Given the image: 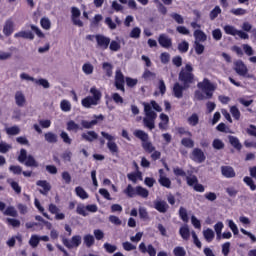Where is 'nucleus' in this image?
<instances>
[{"instance_id":"obj_39","label":"nucleus","mask_w":256,"mask_h":256,"mask_svg":"<svg viewBox=\"0 0 256 256\" xmlns=\"http://www.w3.org/2000/svg\"><path fill=\"white\" fill-rule=\"evenodd\" d=\"M26 167H39L37 160L31 155H28L25 162Z\"/></svg>"},{"instance_id":"obj_49","label":"nucleus","mask_w":256,"mask_h":256,"mask_svg":"<svg viewBox=\"0 0 256 256\" xmlns=\"http://www.w3.org/2000/svg\"><path fill=\"white\" fill-rule=\"evenodd\" d=\"M186 181H187V185L189 187H193L199 183V179H197V176H195V175L187 176Z\"/></svg>"},{"instance_id":"obj_56","label":"nucleus","mask_w":256,"mask_h":256,"mask_svg":"<svg viewBox=\"0 0 256 256\" xmlns=\"http://www.w3.org/2000/svg\"><path fill=\"white\" fill-rule=\"evenodd\" d=\"M131 39H139L141 37V28L135 27L130 32Z\"/></svg>"},{"instance_id":"obj_51","label":"nucleus","mask_w":256,"mask_h":256,"mask_svg":"<svg viewBox=\"0 0 256 256\" xmlns=\"http://www.w3.org/2000/svg\"><path fill=\"white\" fill-rule=\"evenodd\" d=\"M60 108L65 113L71 111V102H69L68 100H62L60 103Z\"/></svg>"},{"instance_id":"obj_6","label":"nucleus","mask_w":256,"mask_h":256,"mask_svg":"<svg viewBox=\"0 0 256 256\" xmlns=\"http://www.w3.org/2000/svg\"><path fill=\"white\" fill-rule=\"evenodd\" d=\"M62 243L67 249H77L81 245V235H75L70 240L63 238Z\"/></svg>"},{"instance_id":"obj_55","label":"nucleus","mask_w":256,"mask_h":256,"mask_svg":"<svg viewBox=\"0 0 256 256\" xmlns=\"http://www.w3.org/2000/svg\"><path fill=\"white\" fill-rule=\"evenodd\" d=\"M138 211L140 219H143V221L149 220V212H147V209L140 207Z\"/></svg>"},{"instance_id":"obj_12","label":"nucleus","mask_w":256,"mask_h":256,"mask_svg":"<svg viewBox=\"0 0 256 256\" xmlns=\"http://www.w3.org/2000/svg\"><path fill=\"white\" fill-rule=\"evenodd\" d=\"M185 89H189V87H185V84L181 85L179 82H176L173 87V95L176 99L183 98V91Z\"/></svg>"},{"instance_id":"obj_28","label":"nucleus","mask_w":256,"mask_h":256,"mask_svg":"<svg viewBox=\"0 0 256 256\" xmlns=\"http://www.w3.org/2000/svg\"><path fill=\"white\" fill-rule=\"evenodd\" d=\"M180 235H181L182 239H184L185 241H188L189 237H191V232L189 231V227L182 226L180 228Z\"/></svg>"},{"instance_id":"obj_29","label":"nucleus","mask_w":256,"mask_h":256,"mask_svg":"<svg viewBox=\"0 0 256 256\" xmlns=\"http://www.w3.org/2000/svg\"><path fill=\"white\" fill-rule=\"evenodd\" d=\"M94 69H95V67H93V64H91L89 62L83 64V66H82V71H83V73H85V75H93Z\"/></svg>"},{"instance_id":"obj_30","label":"nucleus","mask_w":256,"mask_h":256,"mask_svg":"<svg viewBox=\"0 0 256 256\" xmlns=\"http://www.w3.org/2000/svg\"><path fill=\"white\" fill-rule=\"evenodd\" d=\"M136 195H139V197H143L144 199H147V197H149V190L141 186H137Z\"/></svg>"},{"instance_id":"obj_20","label":"nucleus","mask_w":256,"mask_h":256,"mask_svg":"<svg viewBox=\"0 0 256 256\" xmlns=\"http://www.w3.org/2000/svg\"><path fill=\"white\" fill-rule=\"evenodd\" d=\"M83 243L86 247L91 248L95 245V237L91 234H86L83 237Z\"/></svg>"},{"instance_id":"obj_9","label":"nucleus","mask_w":256,"mask_h":256,"mask_svg":"<svg viewBox=\"0 0 256 256\" xmlns=\"http://www.w3.org/2000/svg\"><path fill=\"white\" fill-rule=\"evenodd\" d=\"M190 157L192 161H195V163H203L205 159H207L205 152H203V150L200 148H194Z\"/></svg>"},{"instance_id":"obj_17","label":"nucleus","mask_w":256,"mask_h":256,"mask_svg":"<svg viewBox=\"0 0 256 256\" xmlns=\"http://www.w3.org/2000/svg\"><path fill=\"white\" fill-rule=\"evenodd\" d=\"M221 173L223 177H226L227 179H232L235 177V170L231 166H222Z\"/></svg>"},{"instance_id":"obj_5","label":"nucleus","mask_w":256,"mask_h":256,"mask_svg":"<svg viewBox=\"0 0 256 256\" xmlns=\"http://www.w3.org/2000/svg\"><path fill=\"white\" fill-rule=\"evenodd\" d=\"M234 65V71H236L238 75H240L241 77H247L248 79H253L252 74H247L249 70L247 69V66H245L243 61L238 60L234 63Z\"/></svg>"},{"instance_id":"obj_50","label":"nucleus","mask_w":256,"mask_h":256,"mask_svg":"<svg viewBox=\"0 0 256 256\" xmlns=\"http://www.w3.org/2000/svg\"><path fill=\"white\" fill-rule=\"evenodd\" d=\"M81 125L83 129H92L93 126L97 125V120H92V121H87V120H82Z\"/></svg>"},{"instance_id":"obj_3","label":"nucleus","mask_w":256,"mask_h":256,"mask_svg":"<svg viewBox=\"0 0 256 256\" xmlns=\"http://www.w3.org/2000/svg\"><path fill=\"white\" fill-rule=\"evenodd\" d=\"M197 87L201 89L208 98H212L213 92L217 89V86L213 85L209 79H204L202 82L198 83Z\"/></svg>"},{"instance_id":"obj_53","label":"nucleus","mask_w":256,"mask_h":256,"mask_svg":"<svg viewBox=\"0 0 256 256\" xmlns=\"http://www.w3.org/2000/svg\"><path fill=\"white\" fill-rule=\"evenodd\" d=\"M178 50L180 51V53H187V51H189V42L184 40L181 43H179Z\"/></svg>"},{"instance_id":"obj_18","label":"nucleus","mask_w":256,"mask_h":256,"mask_svg":"<svg viewBox=\"0 0 256 256\" xmlns=\"http://www.w3.org/2000/svg\"><path fill=\"white\" fill-rule=\"evenodd\" d=\"M194 38L197 43H205V41H207V34L202 30L197 29L194 31Z\"/></svg>"},{"instance_id":"obj_7","label":"nucleus","mask_w":256,"mask_h":256,"mask_svg":"<svg viewBox=\"0 0 256 256\" xmlns=\"http://www.w3.org/2000/svg\"><path fill=\"white\" fill-rule=\"evenodd\" d=\"M95 40L97 43V48L102 49V51H105V49H108L109 44L111 43V39L102 34L95 35Z\"/></svg>"},{"instance_id":"obj_34","label":"nucleus","mask_w":256,"mask_h":256,"mask_svg":"<svg viewBox=\"0 0 256 256\" xmlns=\"http://www.w3.org/2000/svg\"><path fill=\"white\" fill-rule=\"evenodd\" d=\"M212 147L217 151H221V149H225V143L221 139H214L212 142Z\"/></svg>"},{"instance_id":"obj_22","label":"nucleus","mask_w":256,"mask_h":256,"mask_svg":"<svg viewBox=\"0 0 256 256\" xmlns=\"http://www.w3.org/2000/svg\"><path fill=\"white\" fill-rule=\"evenodd\" d=\"M82 105L83 107H86L87 109H89L91 105H99V102L95 100L93 97L88 96L82 100Z\"/></svg>"},{"instance_id":"obj_11","label":"nucleus","mask_w":256,"mask_h":256,"mask_svg":"<svg viewBox=\"0 0 256 256\" xmlns=\"http://www.w3.org/2000/svg\"><path fill=\"white\" fill-rule=\"evenodd\" d=\"M14 99L17 107H25L27 104V98L25 97L23 91H16Z\"/></svg>"},{"instance_id":"obj_21","label":"nucleus","mask_w":256,"mask_h":256,"mask_svg":"<svg viewBox=\"0 0 256 256\" xmlns=\"http://www.w3.org/2000/svg\"><path fill=\"white\" fill-rule=\"evenodd\" d=\"M203 237L208 243H211V241L215 239V232L213 229L207 228L206 230H203Z\"/></svg>"},{"instance_id":"obj_61","label":"nucleus","mask_w":256,"mask_h":256,"mask_svg":"<svg viewBox=\"0 0 256 256\" xmlns=\"http://www.w3.org/2000/svg\"><path fill=\"white\" fill-rule=\"evenodd\" d=\"M179 216L181 217L182 221H184L185 223L189 221V217L187 216V209H185L184 207H180Z\"/></svg>"},{"instance_id":"obj_60","label":"nucleus","mask_w":256,"mask_h":256,"mask_svg":"<svg viewBox=\"0 0 256 256\" xmlns=\"http://www.w3.org/2000/svg\"><path fill=\"white\" fill-rule=\"evenodd\" d=\"M173 253L175 256H186L187 252L185 251V248L181 246H177L174 248Z\"/></svg>"},{"instance_id":"obj_54","label":"nucleus","mask_w":256,"mask_h":256,"mask_svg":"<svg viewBox=\"0 0 256 256\" xmlns=\"http://www.w3.org/2000/svg\"><path fill=\"white\" fill-rule=\"evenodd\" d=\"M194 99H196L197 101H205V99L211 98L207 97V94H203V92L196 90L194 93Z\"/></svg>"},{"instance_id":"obj_48","label":"nucleus","mask_w":256,"mask_h":256,"mask_svg":"<svg viewBox=\"0 0 256 256\" xmlns=\"http://www.w3.org/2000/svg\"><path fill=\"white\" fill-rule=\"evenodd\" d=\"M109 49L110 51H119L121 49V42L117 41V40H112L110 43H109Z\"/></svg>"},{"instance_id":"obj_52","label":"nucleus","mask_w":256,"mask_h":256,"mask_svg":"<svg viewBox=\"0 0 256 256\" xmlns=\"http://www.w3.org/2000/svg\"><path fill=\"white\" fill-rule=\"evenodd\" d=\"M244 183L250 187L251 191H256V185L255 181H253V178L249 176L244 177Z\"/></svg>"},{"instance_id":"obj_31","label":"nucleus","mask_w":256,"mask_h":256,"mask_svg":"<svg viewBox=\"0 0 256 256\" xmlns=\"http://www.w3.org/2000/svg\"><path fill=\"white\" fill-rule=\"evenodd\" d=\"M194 51L197 55H203L205 53V46L200 42L194 41Z\"/></svg>"},{"instance_id":"obj_44","label":"nucleus","mask_w":256,"mask_h":256,"mask_svg":"<svg viewBox=\"0 0 256 256\" xmlns=\"http://www.w3.org/2000/svg\"><path fill=\"white\" fill-rule=\"evenodd\" d=\"M90 93L93 96L92 99H94L98 103H99V101H101V91L97 90V88L92 87L90 89Z\"/></svg>"},{"instance_id":"obj_2","label":"nucleus","mask_w":256,"mask_h":256,"mask_svg":"<svg viewBox=\"0 0 256 256\" xmlns=\"http://www.w3.org/2000/svg\"><path fill=\"white\" fill-rule=\"evenodd\" d=\"M178 79L183 83L184 87H190L195 79V76L193 75V66H191V64H186L185 67L181 69Z\"/></svg>"},{"instance_id":"obj_26","label":"nucleus","mask_w":256,"mask_h":256,"mask_svg":"<svg viewBox=\"0 0 256 256\" xmlns=\"http://www.w3.org/2000/svg\"><path fill=\"white\" fill-rule=\"evenodd\" d=\"M187 121L191 127H197V125H199V114L193 113L188 117Z\"/></svg>"},{"instance_id":"obj_57","label":"nucleus","mask_w":256,"mask_h":256,"mask_svg":"<svg viewBox=\"0 0 256 256\" xmlns=\"http://www.w3.org/2000/svg\"><path fill=\"white\" fill-rule=\"evenodd\" d=\"M227 222H228V227L229 229H231L232 233L234 235H239V228L237 227V224H235L233 220H227Z\"/></svg>"},{"instance_id":"obj_10","label":"nucleus","mask_w":256,"mask_h":256,"mask_svg":"<svg viewBox=\"0 0 256 256\" xmlns=\"http://www.w3.org/2000/svg\"><path fill=\"white\" fill-rule=\"evenodd\" d=\"M158 43L164 49H169L173 45V41L169 36H167V34H160L158 37Z\"/></svg>"},{"instance_id":"obj_64","label":"nucleus","mask_w":256,"mask_h":256,"mask_svg":"<svg viewBox=\"0 0 256 256\" xmlns=\"http://www.w3.org/2000/svg\"><path fill=\"white\" fill-rule=\"evenodd\" d=\"M246 133L250 135V137H256V126L251 124L247 129Z\"/></svg>"},{"instance_id":"obj_46","label":"nucleus","mask_w":256,"mask_h":256,"mask_svg":"<svg viewBox=\"0 0 256 256\" xmlns=\"http://www.w3.org/2000/svg\"><path fill=\"white\" fill-rule=\"evenodd\" d=\"M158 181L162 187H166L167 189L171 188V180L169 178L161 176Z\"/></svg>"},{"instance_id":"obj_37","label":"nucleus","mask_w":256,"mask_h":256,"mask_svg":"<svg viewBox=\"0 0 256 256\" xmlns=\"http://www.w3.org/2000/svg\"><path fill=\"white\" fill-rule=\"evenodd\" d=\"M237 31L238 30L235 28V26H224V32L226 33V35H232V37H235L237 35Z\"/></svg>"},{"instance_id":"obj_27","label":"nucleus","mask_w":256,"mask_h":256,"mask_svg":"<svg viewBox=\"0 0 256 256\" xmlns=\"http://www.w3.org/2000/svg\"><path fill=\"white\" fill-rule=\"evenodd\" d=\"M79 129H83V128H81L79 124L75 123V121L70 120L67 122V131H74V133H77Z\"/></svg>"},{"instance_id":"obj_63","label":"nucleus","mask_w":256,"mask_h":256,"mask_svg":"<svg viewBox=\"0 0 256 256\" xmlns=\"http://www.w3.org/2000/svg\"><path fill=\"white\" fill-rule=\"evenodd\" d=\"M11 149L12 147L10 144H7L6 142H0V153H8Z\"/></svg>"},{"instance_id":"obj_8","label":"nucleus","mask_w":256,"mask_h":256,"mask_svg":"<svg viewBox=\"0 0 256 256\" xmlns=\"http://www.w3.org/2000/svg\"><path fill=\"white\" fill-rule=\"evenodd\" d=\"M115 87L118 91L125 93V76L121 70H117L115 74Z\"/></svg>"},{"instance_id":"obj_62","label":"nucleus","mask_w":256,"mask_h":256,"mask_svg":"<svg viewBox=\"0 0 256 256\" xmlns=\"http://www.w3.org/2000/svg\"><path fill=\"white\" fill-rule=\"evenodd\" d=\"M108 219L113 225L119 226L123 224V221H121V219L115 215H110Z\"/></svg>"},{"instance_id":"obj_36","label":"nucleus","mask_w":256,"mask_h":256,"mask_svg":"<svg viewBox=\"0 0 256 256\" xmlns=\"http://www.w3.org/2000/svg\"><path fill=\"white\" fill-rule=\"evenodd\" d=\"M75 192H76V195H78V197H80V199H88L89 198V194H87L85 189H83L80 186L75 188Z\"/></svg>"},{"instance_id":"obj_47","label":"nucleus","mask_w":256,"mask_h":256,"mask_svg":"<svg viewBox=\"0 0 256 256\" xmlns=\"http://www.w3.org/2000/svg\"><path fill=\"white\" fill-rule=\"evenodd\" d=\"M7 183L12 187L13 191L19 195L21 193V186H19V183L13 181L12 179H8Z\"/></svg>"},{"instance_id":"obj_33","label":"nucleus","mask_w":256,"mask_h":256,"mask_svg":"<svg viewBox=\"0 0 256 256\" xmlns=\"http://www.w3.org/2000/svg\"><path fill=\"white\" fill-rule=\"evenodd\" d=\"M34 83L35 85H40L43 89H49V87H51V84H49V81L45 78L36 79Z\"/></svg>"},{"instance_id":"obj_42","label":"nucleus","mask_w":256,"mask_h":256,"mask_svg":"<svg viewBox=\"0 0 256 256\" xmlns=\"http://www.w3.org/2000/svg\"><path fill=\"white\" fill-rule=\"evenodd\" d=\"M124 193L128 197H135V195H137V188H133V186L129 184L127 188L124 190Z\"/></svg>"},{"instance_id":"obj_43","label":"nucleus","mask_w":256,"mask_h":256,"mask_svg":"<svg viewBox=\"0 0 256 256\" xmlns=\"http://www.w3.org/2000/svg\"><path fill=\"white\" fill-rule=\"evenodd\" d=\"M102 68L105 70L107 77H111L113 75V65L108 62H104L102 64Z\"/></svg>"},{"instance_id":"obj_45","label":"nucleus","mask_w":256,"mask_h":256,"mask_svg":"<svg viewBox=\"0 0 256 256\" xmlns=\"http://www.w3.org/2000/svg\"><path fill=\"white\" fill-rule=\"evenodd\" d=\"M230 113L232 117L236 119V121H239V119H241V111H239V108H237V106H232L230 108Z\"/></svg>"},{"instance_id":"obj_35","label":"nucleus","mask_w":256,"mask_h":256,"mask_svg":"<svg viewBox=\"0 0 256 256\" xmlns=\"http://www.w3.org/2000/svg\"><path fill=\"white\" fill-rule=\"evenodd\" d=\"M181 145L187 147L188 149H193L195 147V141L191 138H183L181 140Z\"/></svg>"},{"instance_id":"obj_24","label":"nucleus","mask_w":256,"mask_h":256,"mask_svg":"<svg viewBox=\"0 0 256 256\" xmlns=\"http://www.w3.org/2000/svg\"><path fill=\"white\" fill-rule=\"evenodd\" d=\"M134 135L137 137V139H140V141H142L143 143L149 141V135L143 130L134 131Z\"/></svg>"},{"instance_id":"obj_40","label":"nucleus","mask_w":256,"mask_h":256,"mask_svg":"<svg viewBox=\"0 0 256 256\" xmlns=\"http://www.w3.org/2000/svg\"><path fill=\"white\" fill-rule=\"evenodd\" d=\"M41 241V238L39 235H32L30 240H29V245H31L33 247V249L37 248V246L39 245V242Z\"/></svg>"},{"instance_id":"obj_13","label":"nucleus","mask_w":256,"mask_h":256,"mask_svg":"<svg viewBox=\"0 0 256 256\" xmlns=\"http://www.w3.org/2000/svg\"><path fill=\"white\" fill-rule=\"evenodd\" d=\"M154 209L159 213H165L169 210V204L165 200H156L154 201Z\"/></svg>"},{"instance_id":"obj_59","label":"nucleus","mask_w":256,"mask_h":256,"mask_svg":"<svg viewBox=\"0 0 256 256\" xmlns=\"http://www.w3.org/2000/svg\"><path fill=\"white\" fill-rule=\"evenodd\" d=\"M40 24L46 31L51 29V20H49V18H42Z\"/></svg>"},{"instance_id":"obj_16","label":"nucleus","mask_w":256,"mask_h":256,"mask_svg":"<svg viewBox=\"0 0 256 256\" xmlns=\"http://www.w3.org/2000/svg\"><path fill=\"white\" fill-rule=\"evenodd\" d=\"M82 139L84 141H88L89 143H93V141H97L99 139V134L95 131H88L81 134Z\"/></svg>"},{"instance_id":"obj_38","label":"nucleus","mask_w":256,"mask_h":256,"mask_svg":"<svg viewBox=\"0 0 256 256\" xmlns=\"http://www.w3.org/2000/svg\"><path fill=\"white\" fill-rule=\"evenodd\" d=\"M5 131L7 135H19V133H21V128H19V126H12L5 128Z\"/></svg>"},{"instance_id":"obj_4","label":"nucleus","mask_w":256,"mask_h":256,"mask_svg":"<svg viewBox=\"0 0 256 256\" xmlns=\"http://www.w3.org/2000/svg\"><path fill=\"white\" fill-rule=\"evenodd\" d=\"M101 135L104 139H107V148L110 153H112V155L119 153V147L117 146V143H115V137L107 132H101Z\"/></svg>"},{"instance_id":"obj_32","label":"nucleus","mask_w":256,"mask_h":256,"mask_svg":"<svg viewBox=\"0 0 256 256\" xmlns=\"http://www.w3.org/2000/svg\"><path fill=\"white\" fill-rule=\"evenodd\" d=\"M219 15H221V7L215 6L214 9L210 11V14H209L210 20L215 21V19H217Z\"/></svg>"},{"instance_id":"obj_23","label":"nucleus","mask_w":256,"mask_h":256,"mask_svg":"<svg viewBox=\"0 0 256 256\" xmlns=\"http://www.w3.org/2000/svg\"><path fill=\"white\" fill-rule=\"evenodd\" d=\"M228 141L234 147V149H237L238 151H241V148L243 145H241V142H239V139L235 136H228Z\"/></svg>"},{"instance_id":"obj_25","label":"nucleus","mask_w":256,"mask_h":256,"mask_svg":"<svg viewBox=\"0 0 256 256\" xmlns=\"http://www.w3.org/2000/svg\"><path fill=\"white\" fill-rule=\"evenodd\" d=\"M44 139H45L46 143H57L58 136H57V134H55L53 132H47L44 134Z\"/></svg>"},{"instance_id":"obj_41","label":"nucleus","mask_w":256,"mask_h":256,"mask_svg":"<svg viewBox=\"0 0 256 256\" xmlns=\"http://www.w3.org/2000/svg\"><path fill=\"white\" fill-rule=\"evenodd\" d=\"M142 147L146 153H153V151H155V146L148 140L142 143Z\"/></svg>"},{"instance_id":"obj_58","label":"nucleus","mask_w":256,"mask_h":256,"mask_svg":"<svg viewBox=\"0 0 256 256\" xmlns=\"http://www.w3.org/2000/svg\"><path fill=\"white\" fill-rule=\"evenodd\" d=\"M4 215H7L9 217H17V210L15 209V207L10 206L8 207L5 211H4Z\"/></svg>"},{"instance_id":"obj_15","label":"nucleus","mask_w":256,"mask_h":256,"mask_svg":"<svg viewBox=\"0 0 256 256\" xmlns=\"http://www.w3.org/2000/svg\"><path fill=\"white\" fill-rule=\"evenodd\" d=\"M36 185L38 187H42L43 190H39V193H41V195H47V193L51 191V184L47 182V180H39L36 182Z\"/></svg>"},{"instance_id":"obj_19","label":"nucleus","mask_w":256,"mask_h":256,"mask_svg":"<svg viewBox=\"0 0 256 256\" xmlns=\"http://www.w3.org/2000/svg\"><path fill=\"white\" fill-rule=\"evenodd\" d=\"M14 37H16V39H30V40H33L35 39V35H33V32L31 31H20L18 33H16L14 35Z\"/></svg>"},{"instance_id":"obj_14","label":"nucleus","mask_w":256,"mask_h":256,"mask_svg":"<svg viewBox=\"0 0 256 256\" xmlns=\"http://www.w3.org/2000/svg\"><path fill=\"white\" fill-rule=\"evenodd\" d=\"M15 31V22L12 19H8L3 27V33L6 37H9Z\"/></svg>"},{"instance_id":"obj_1","label":"nucleus","mask_w":256,"mask_h":256,"mask_svg":"<svg viewBox=\"0 0 256 256\" xmlns=\"http://www.w3.org/2000/svg\"><path fill=\"white\" fill-rule=\"evenodd\" d=\"M143 106H144V113H145V117L143 118L144 127H147V129H149L150 131H153V129H155V119H157V113H155V111H158V113H161L162 111L161 106H159V104H157L155 100H152L150 104L144 102ZM153 109L155 111H153Z\"/></svg>"}]
</instances>
